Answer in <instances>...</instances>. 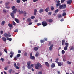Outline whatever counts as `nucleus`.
<instances>
[{"instance_id": "nucleus-7", "label": "nucleus", "mask_w": 74, "mask_h": 74, "mask_svg": "<svg viewBox=\"0 0 74 74\" xmlns=\"http://www.w3.org/2000/svg\"><path fill=\"white\" fill-rule=\"evenodd\" d=\"M37 12V10L36 9H34V15H36V12Z\"/></svg>"}, {"instance_id": "nucleus-19", "label": "nucleus", "mask_w": 74, "mask_h": 74, "mask_svg": "<svg viewBox=\"0 0 74 74\" xmlns=\"http://www.w3.org/2000/svg\"><path fill=\"white\" fill-rule=\"evenodd\" d=\"M30 59H35V57L33 56H31L30 57Z\"/></svg>"}, {"instance_id": "nucleus-29", "label": "nucleus", "mask_w": 74, "mask_h": 74, "mask_svg": "<svg viewBox=\"0 0 74 74\" xmlns=\"http://www.w3.org/2000/svg\"><path fill=\"white\" fill-rule=\"evenodd\" d=\"M65 44L66 45V47H69V43L67 42H66L65 43Z\"/></svg>"}, {"instance_id": "nucleus-41", "label": "nucleus", "mask_w": 74, "mask_h": 74, "mask_svg": "<svg viewBox=\"0 0 74 74\" xmlns=\"http://www.w3.org/2000/svg\"><path fill=\"white\" fill-rule=\"evenodd\" d=\"M20 56H21V54H18L16 55V57L17 58H19Z\"/></svg>"}, {"instance_id": "nucleus-47", "label": "nucleus", "mask_w": 74, "mask_h": 74, "mask_svg": "<svg viewBox=\"0 0 74 74\" xmlns=\"http://www.w3.org/2000/svg\"><path fill=\"white\" fill-rule=\"evenodd\" d=\"M44 41H47V40H48V38H44Z\"/></svg>"}, {"instance_id": "nucleus-58", "label": "nucleus", "mask_w": 74, "mask_h": 74, "mask_svg": "<svg viewBox=\"0 0 74 74\" xmlns=\"http://www.w3.org/2000/svg\"><path fill=\"white\" fill-rule=\"evenodd\" d=\"M13 25H16V23H15V22L14 21H13Z\"/></svg>"}, {"instance_id": "nucleus-15", "label": "nucleus", "mask_w": 74, "mask_h": 74, "mask_svg": "<svg viewBox=\"0 0 74 74\" xmlns=\"http://www.w3.org/2000/svg\"><path fill=\"white\" fill-rule=\"evenodd\" d=\"M2 40L4 41V42H6V41H7V40H6V38L5 37H2Z\"/></svg>"}, {"instance_id": "nucleus-26", "label": "nucleus", "mask_w": 74, "mask_h": 74, "mask_svg": "<svg viewBox=\"0 0 74 74\" xmlns=\"http://www.w3.org/2000/svg\"><path fill=\"white\" fill-rule=\"evenodd\" d=\"M4 36H5V37H8V34L7 33H5L4 34Z\"/></svg>"}, {"instance_id": "nucleus-44", "label": "nucleus", "mask_w": 74, "mask_h": 74, "mask_svg": "<svg viewBox=\"0 0 74 74\" xmlns=\"http://www.w3.org/2000/svg\"><path fill=\"white\" fill-rule=\"evenodd\" d=\"M16 2L17 3H20L21 2V0H16Z\"/></svg>"}, {"instance_id": "nucleus-14", "label": "nucleus", "mask_w": 74, "mask_h": 74, "mask_svg": "<svg viewBox=\"0 0 74 74\" xmlns=\"http://www.w3.org/2000/svg\"><path fill=\"white\" fill-rule=\"evenodd\" d=\"M10 15L12 18H14V17H15V16H14V13H11L10 14Z\"/></svg>"}, {"instance_id": "nucleus-64", "label": "nucleus", "mask_w": 74, "mask_h": 74, "mask_svg": "<svg viewBox=\"0 0 74 74\" xmlns=\"http://www.w3.org/2000/svg\"><path fill=\"white\" fill-rule=\"evenodd\" d=\"M38 1V0H33V2H36V1Z\"/></svg>"}, {"instance_id": "nucleus-13", "label": "nucleus", "mask_w": 74, "mask_h": 74, "mask_svg": "<svg viewBox=\"0 0 74 74\" xmlns=\"http://www.w3.org/2000/svg\"><path fill=\"white\" fill-rule=\"evenodd\" d=\"M6 40L8 41H11V40H12V39L11 38H9L8 37H7Z\"/></svg>"}, {"instance_id": "nucleus-51", "label": "nucleus", "mask_w": 74, "mask_h": 74, "mask_svg": "<svg viewBox=\"0 0 74 74\" xmlns=\"http://www.w3.org/2000/svg\"><path fill=\"white\" fill-rule=\"evenodd\" d=\"M14 60H17V59H18V58L16 57H14Z\"/></svg>"}, {"instance_id": "nucleus-16", "label": "nucleus", "mask_w": 74, "mask_h": 74, "mask_svg": "<svg viewBox=\"0 0 74 74\" xmlns=\"http://www.w3.org/2000/svg\"><path fill=\"white\" fill-rule=\"evenodd\" d=\"M55 67V64L54 63H52V64H51V67L52 68H53Z\"/></svg>"}, {"instance_id": "nucleus-61", "label": "nucleus", "mask_w": 74, "mask_h": 74, "mask_svg": "<svg viewBox=\"0 0 74 74\" xmlns=\"http://www.w3.org/2000/svg\"><path fill=\"white\" fill-rule=\"evenodd\" d=\"M4 70H7L8 69V68L7 67H5L4 68Z\"/></svg>"}, {"instance_id": "nucleus-38", "label": "nucleus", "mask_w": 74, "mask_h": 74, "mask_svg": "<svg viewBox=\"0 0 74 74\" xmlns=\"http://www.w3.org/2000/svg\"><path fill=\"white\" fill-rule=\"evenodd\" d=\"M64 50L65 51H66V50H67V47L66 46H65L64 48Z\"/></svg>"}, {"instance_id": "nucleus-46", "label": "nucleus", "mask_w": 74, "mask_h": 74, "mask_svg": "<svg viewBox=\"0 0 74 74\" xmlns=\"http://www.w3.org/2000/svg\"><path fill=\"white\" fill-rule=\"evenodd\" d=\"M58 11H59V10L58 9H57V10H55V11H54V12L55 13H56L58 12Z\"/></svg>"}, {"instance_id": "nucleus-27", "label": "nucleus", "mask_w": 74, "mask_h": 74, "mask_svg": "<svg viewBox=\"0 0 74 74\" xmlns=\"http://www.w3.org/2000/svg\"><path fill=\"white\" fill-rule=\"evenodd\" d=\"M56 63H58V62H59V58H57V59H56Z\"/></svg>"}, {"instance_id": "nucleus-49", "label": "nucleus", "mask_w": 74, "mask_h": 74, "mask_svg": "<svg viewBox=\"0 0 74 74\" xmlns=\"http://www.w3.org/2000/svg\"><path fill=\"white\" fill-rule=\"evenodd\" d=\"M41 25V23H39L37 24V25L38 26H40V25Z\"/></svg>"}, {"instance_id": "nucleus-54", "label": "nucleus", "mask_w": 74, "mask_h": 74, "mask_svg": "<svg viewBox=\"0 0 74 74\" xmlns=\"http://www.w3.org/2000/svg\"><path fill=\"white\" fill-rule=\"evenodd\" d=\"M64 1H65V0H61V3H64Z\"/></svg>"}, {"instance_id": "nucleus-57", "label": "nucleus", "mask_w": 74, "mask_h": 74, "mask_svg": "<svg viewBox=\"0 0 74 74\" xmlns=\"http://www.w3.org/2000/svg\"><path fill=\"white\" fill-rule=\"evenodd\" d=\"M74 49V47H72L70 48V50H72V49Z\"/></svg>"}, {"instance_id": "nucleus-9", "label": "nucleus", "mask_w": 74, "mask_h": 74, "mask_svg": "<svg viewBox=\"0 0 74 74\" xmlns=\"http://www.w3.org/2000/svg\"><path fill=\"white\" fill-rule=\"evenodd\" d=\"M43 11L44 9L41 8L39 10V13H42V12H43Z\"/></svg>"}, {"instance_id": "nucleus-31", "label": "nucleus", "mask_w": 74, "mask_h": 74, "mask_svg": "<svg viewBox=\"0 0 74 74\" xmlns=\"http://www.w3.org/2000/svg\"><path fill=\"white\" fill-rule=\"evenodd\" d=\"M66 15V13L65 12H63L62 13V16H64Z\"/></svg>"}, {"instance_id": "nucleus-63", "label": "nucleus", "mask_w": 74, "mask_h": 74, "mask_svg": "<svg viewBox=\"0 0 74 74\" xmlns=\"http://www.w3.org/2000/svg\"><path fill=\"white\" fill-rule=\"evenodd\" d=\"M27 53H24V55L25 56H27Z\"/></svg>"}, {"instance_id": "nucleus-2", "label": "nucleus", "mask_w": 74, "mask_h": 74, "mask_svg": "<svg viewBox=\"0 0 74 74\" xmlns=\"http://www.w3.org/2000/svg\"><path fill=\"white\" fill-rule=\"evenodd\" d=\"M30 63H31V62L29 61L27 62V68L29 69H30L32 67L31 66H30Z\"/></svg>"}, {"instance_id": "nucleus-40", "label": "nucleus", "mask_w": 74, "mask_h": 74, "mask_svg": "<svg viewBox=\"0 0 74 74\" xmlns=\"http://www.w3.org/2000/svg\"><path fill=\"white\" fill-rule=\"evenodd\" d=\"M23 12V11L21 10L19 12V14H22Z\"/></svg>"}, {"instance_id": "nucleus-56", "label": "nucleus", "mask_w": 74, "mask_h": 74, "mask_svg": "<svg viewBox=\"0 0 74 74\" xmlns=\"http://www.w3.org/2000/svg\"><path fill=\"white\" fill-rule=\"evenodd\" d=\"M8 37H11V34H10V33H8Z\"/></svg>"}, {"instance_id": "nucleus-50", "label": "nucleus", "mask_w": 74, "mask_h": 74, "mask_svg": "<svg viewBox=\"0 0 74 74\" xmlns=\"http://www.w3.org/2000/svg\"><path fill=\"white\" fill-rule=\"evenodd\" d=\"M31 19H34L35 18V17L34 16H32L31 17Z\"/></svg>"}, {"instance_id": "nucleus-43", "label": "nucleus", "mask_w": 74, "mask_h": 74, "mask_svg": "<svg viewBox=\"0 0 74 74\" xmlns=\"http://www.w3.org/2000/svg\"><path fill=\"white\" fill-rule=\"evenodd\" d=\"M54 7L53 6H51V10H54Z\"/></svg>"}, {"instance_id": "nucleus-48", "label": "nucleus", "mask_w": 74, "mask_h": 74, "mask_svg": "<svg viewBox=\"0 0 74 74\" xmlns=\"http://www.w3.org/2000/svg\"><path fill=\"white\" fill-rule=\"evenodd\" d=\"M45 42V41L44 40H40V42L41 43V44H42V43H44Z\"/></svg>"}, {"instance_id": "nucleus-11", "label": "nucleus", "mask_w": 74, "mask_h": 74, "mask_svg": "<svg viewBox=\"0 0 74 74\" xmlns=\"http://www.w3.org/2000/svg\"><path fill=\"white\" fill-rule=\"evenodd\" d=\"M5 23V21H3L1 23V25L2 26H4Z\"/></svg>"}, {"instance_id": "nucleus-3", "label": "nucleus", "mask_w": 74, "mask_h": 74, "mask_svg": "<svg viewBox=\"0 0 74 74\" xmlns=\"http://www.w3.org/2000/svg\"><path fill=\"white\" fill-rule=\"evenodd\" d=\"M42 25L43 27H45V26H47V23L45 21H43L42 23Z\"/></svg>"}, {"instance_id": "nucleus-52", "label": "nucleus", "mask_w": 74, "mask_h": 74, "mask_svg": "<svg viewBox=\"0 0 74 74\" xmlns=\"http://www.w3.org/2000/svg\"><path fill=\"white\" fill-rule=\"evenodd\" d=\"M3 12L4 13H5L7 12V11H6V10H5V9H3Z\"/></svg>"}, {"instance_id": "nucleus-21", "label": "nucleus", "mask_w": 74, "mask_h": 74, "mask_svg": "<svg viewBox=\"0 0 74 74\" xmlns=\"http://www.w3.org/2000/svg\"><path fill=\"white\" fill-rule=\"evenodd\" d=\"M45 11L46 12H47L49 11V7H47L45 9Z\"/></svg>"}, {"instance_id": "nucleus-39", "label": "nucleus", "mask_w": 74, "mask_h": 74, "mask_svg": "<svg viewBox=\"0 0 74 74\" xmlns=\"http://www.w3.org/2000/svg\"><path fill=\"white\" fill-rule=\"evenodd\" d=\"M11 72H12V69H10L8 70V72L10 73V74H11Z\"/></svg>"}, {"instance_id": "nucleus-20", "label": "nucleus", "mask_w": 74, "mask_h": 74, "mask_svg": "<svg viewBox=\"0 0 74 74\" xmlns=\"http://www.w3.org/2000/svg\"><path fill=\"white\" fill-rule=\"evenodd\" d=\"M23 14L24 16H26V14H27L26 13V12L25 11H23Z\"/></svg>"}, {"instance_id": "nucleus-35", "label": "nucleus", "mask_w": 74, "mask_h": 74, "mask_svg": "<svg viewBox=\"0 0 74 74\" xmlns=\"http://www.w3.org/2000/svg\"><path fill=\"white\" fill-rule=\"evenodd\" d=\"M15 6H13L11 7V9L12 10H14L15 8Z\"/></svg>"}, {"instance_id": "nucleus-62", "label": "nucleus", "mask_w": 74, "mask_h": 74, "mask_svg": "<svg viewBox=\"0 0 74 74\" xmlns=\"http://www.w3.org/2000/svg\"><path fill=\"white\" fill-rule=\"evenodd\" d=\"M48 14L49 15H51L52 14V13L51 12H49L48 13Z\"/></svg>"}, {"instance_id": "nucleus-53", "label": "nucleus", "mask_w": 74, "mask_h": 74, "mask_svg": "<svg viewBox=\"0 0 74 74\" xmlns=\"http://www.w3.org/2000/svg\"><path fill=\"white\" fill-rule=\"evenodd\" d=\"M4 51L5 52H6V53H7L8 52L6 49H4Z\"/></svg>"}, {"instance_id": "nucleus-60", "label": "nucleus", "mask_w": 74, "mask_h": 74, "mask_svg": "<svg viewBox=\"0 0 74 74\" xmlns=\"http://www.w3.org/2000/svg\"><path fill=\"white\" fill-rule=\"evenodd\" d=\"M18 32V29H16L14 31V32Z\"/></svg>"}, {"instance_id": "nucleus-42", "label": "nucleus", "mask_w": 74, "mask_h": 74, "mask_svg": "<svg viewBox=\"0 0 74 74\" xmlns=\"http://www.w3.org/2000/svg\"><path fill=\"white\" fill-rule=\"evenodd\" d=\"M64 58H63V60L64 62H66V58H65V56H64Z\"/></svg>"}, {"instance_id": "nucleus-6", "label": "nucleus", "mask_w": 74, "mask_h": 74, "mask_svg": "<svg viewBox=\"0 0 74 74\" xmlns=\"http://www.w3.org/2000/svg\"><path fill=\"white\" fill-rule=\"evenodd\" d=\"M53 46V45L52 44L49 47V51H52V47Z\"/></svg>"}, {"instance_id": "nucleus-10", "label": "nucleus", "mask_w": 74, "mask_h": 74, "mask_svg": "<svg viewBox=\"0 0 74 74\" xmlns=\"http://www.w3.org/2000/svg\"><path fill=\"white\" fill-rule=\"evenodd\" d=\"M46 21L47 22H49L50 23L52 22L53 21V20L52 19H47Z\"/></svg>"}, {"instance_id": "nucleus-12", "label": "nucleus", "mask_w": 74, "mask_h": 74, "mask_svg": "<svg viewBox=\"0 0 74 74\" xmlns=\"http://www.w3.org/2000/svg\"><path fill=\"white\" fill-rule=\"evenodd\" d=\"M16 11H17V9L16 8H15L13 11V14H15V13L16 12Z\"/></svg>"}, {"instance_id": "nucleus-1", "label": "nucleus", "mask_w": 74, "mask_h": 74, "mask_svg": "<svg viewBox=\"0 0 74 74\" xmlns=\"http://www.w3.org/2000/svg\"><path fill=\"white\" fill-rule=\"evenodd\" d=\"M42 67V65L40 63H37L35 65V68L36 69L39 70V68H41Z\"/></svg>"}, {"instance_id": "nucleus-18", "label": "nucleus", "mask_w": 74, "mask_h": 74, "mask_svg": "<svg viewBox=\"0 0 74 74\" xmlns=\"http://www.w3.org/2000/svg\"><path fill=\"white\" fill-rule=\"evenodd\" d=\"M58 18L59 19V18H62V15H60V14H59L57 16Z\"/></svg>"}, {"instance_id": "nucleus-25", "label": "nucleus", "mask_w": 74, "mask_h": 74, "mask_svg": "<svg viewBox=\"0 0 74 74\" xmlns=\"http://www.w3.org/2000/svg\"><path fill=\"white\" fill-rule=\"evenodd\" d=\"M64 43H65V40H63L62 41V45H64Z\"/></svg>"}, {"instance_id": "nucleus-36", "label": "nucleus", "mask_w": 74, "mask_h": 74, "mask_svg": "<svg viewBox=\"0 0 74 74\" xmlns=\"http://www.w3.org/2000/svg\"><path fill=\"white\" fill-rule=\"evenodd\" d=\"M58 65L59 66H62V64L61 63V62H58Z\"/></svg>"}, {"instance_id": "nucleus-4", "label": "nucleus", "mask_w": 74, "mask_h": 74, "mask_svg": "<svg viewBox=\"0 0 74 74\" xmlns=\"http://www.w3.org/2000/svg\"><path fill=\"white\" fill-rule=\"evenodd\" d=\"M72 3V0H68V1H67V3L68 4H71V3Z\"/></svg>"}, {"instance_id": "nucleus-55", "label": "nucleus", "mask_w": 74, "mask_h": 74, "mask_svg": "<svg viewBox=\"0 0 74 74\" xmlns=\"http://www.w3.org/2000/svg\"><path fill=\"white\" fill-rule=\"evenodd\" d=\"M14 54V52H13L12 51H11L10 52V55H13Z\"/></svg>"}, {"instance_id": "nucleus-32", "label": "nucleus", "mask_w": 74, "mask_h": 74, "mask_svg": "<svg viewBox=\"0 0 74 74\" xmlns=\"http://www.w3.org/2000/svg\"><path fill=\"white\" fill-rule=\"evenodd\" d=\"M62 8H66V4L63 5Z\"/></svg>"}, {"instance_id": "nucleus-5", "label": "nucleus", "mask_w": 74, "mask_h": 74, "mask_svg": "<svg viewBox=\"0 0 74 74\" xmlns=\"http://www.w3.org/2000/svg\"><path fill=\"white\" fill-rule=\"evenodd\" d=\"M14 67L16 68L17 69H19V67H18V66L16 65V63H14Z\"/></svg>"}, {"instance_id": "nucleus-59", "label": "nucleus", "mask_w": 74, "mask_h": 74, "mask_svg": "<svg viewBox=\"0 0 74 74\" xmlns=\"http://www.w3.org/2000/svg\"><path fill=\"white\" fill-rule=\"evenodd\" d=\"M18 53H21V51L20 50H19L18 51Z\"/></svg>"}, {"instance_id": "nucleus-24", "label": "nucleus", "mask_w": 74, "mask_h": 74, "mask_svg": "<svg viewBox=\"0 0 74 74\" xmlns=\"http://www.w3.org/2000/svg\"><path fill=\"white\" fill-rule=\"evenodd\" d=\"M10 4V2H6L5 4L6 6H7V5H8Z\"/></svg>"}, {"instance_id": "nucleus-28", "label": "nucleus", "mask_w": 74, "mask_h": 74, "mask_svg": "<svg viewBox=\"0 0 74 74\" xmlns=\"http://www.w3.org/2000/svg\"><path fill=\"white\" fill-rule=\"evenodd\" d=\"M32 20H31V19L30 18H28L27 19V21L28 22H30Z\"/></svg>"}, {"instance_id": "nucleus-34", "label": "nucleus", "mask_w": 74, "mask_h": 74, "mask_svg": "<svg viewBox=\"0 0 74 74\" xmlns=\"http://www.w3.org/2000/svg\"><path fill=\"white\" fill-rule=\"evenodd\" d=\"M38 49V48H37V47H35L34 48V50L36 51H37Z\"/></svg>"}, {"instance_id": "nucleus-23", "label": "nucleus", "mask_w": 74, "mask_h": 74, "mask_svg": "<svg viewBox=\"0 0 74 74\" xmlns=\"http://www.w3.org/2000/svg\"><path fill=\"white\" fill-rule=\"evenodd\" d=\"M60 5H61V4L60 3H57V4H56V7H58V6H60Z\"/></svg>"}, {"instance_id": "nucleus-22", "label": "nucleus", "mask_w": 74, "mask_h": 74, "mask_svg": "<svg viewBox=\"0 0 74 74\" xmlns=\"http://www.w3.org/2000/svg\"><path fill=\"white\" fill-rule=\"evenodd\" d=\"M67 63L68 64H69V65H70V64H71L72 62H71L68 61L67 62Z\"/></svg>"}, {"instance_id": "nucleus-33", "label": "nucleus", "mask_w": 74, "mask_h": 74, "mask_svg": "<svg viewBox=\"0 0 74 74\" xmlns=\"http://www.w3.org/2000/svg\"><path fill=\"white\" fill-rule=\"evenodd\" d=\"M62 8H63V5H60L59 7V8L60 9V10H61Z\"/></svg>"}, {"instance_id": "nucleus-8", "label": "nucleus", "mask_w": 74, "mask_h": 74, "mask_svg": "<svg viewBox=\"0 0 74 74\" xmlns=\"http://www.w3.org/2000/svg\"><path fill=\"white\" fill-rule=\"evenodd\" d=\"M45 65H46V66L48 67H49V64L48 63V62H45Z\"/></svg>"}, {"instance_id": "nucleus-17", "label": "nucleus", "mask_w": 74, "mask_h": 74, "mask_svg": "<svg viewBox=\"0 0 74 74\" xmlns=\"http://www.w3.org/2000/svg\"><path fill=\"white\" fill-rule=\"evenodd\" d=\"M15 20L16 21V22H17L18 23H19V20L18 19H17L16 18H15Z\"/></svg>"}, {"instance_id": "nucleus-45", "label": "nucleus", "mask_w": 74, "mask_h": 74, "mask_svg": "<svg viewBox=\"0 0 74 74\" xmlns=\"http://www.w3.org/2000/svg\"><path fill=\"white\" fill-rule=\"evenodd\" d=\"M62 54H64V53H65V51H64V50H62Z\"/></svg>"}, {"instance_id": "nucleus-37", "label": "nucleus", "mask_w": 74, "mask_h": 74, "mask_svg": "<svg viewBox=\"0 0 74 74\" xmlns=\"http://www.w3.org/2000/svg\"><path fill=\"white\" fill-rule=\"evenodd\" d=\"M8 26H9V27H12V24H10V23H9L8 24Z\"/></svg>"}, {"instance_id": "nucleus-30", "label": "nucleus", "mask_w": 74, "mask_h": 74, "mask_svg": "<svg viewBox=\"0 0 74 74\" xmlns=\"http://www.w3.org/2000/svg\"><path fill=\"white\" fill-rule=\"evenodd\" d=\"M38 55H39V53H37L35 54V56H36V58H37L38 57Z\"/></svg>"}]
</instances>
